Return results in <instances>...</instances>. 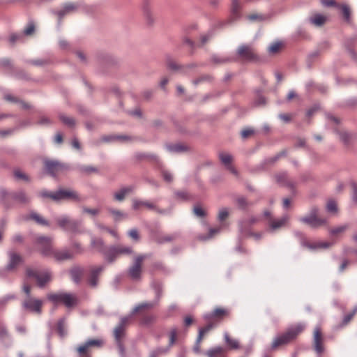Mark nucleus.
<instances>
[{"instance_id":"nucleus-21","label":"nucleus","mask_w":357,"mask_h":357,"mask_svg":"<svg viewBox=\"0 0 357 357\" xmlns=\"http://www.w3.org/2000/svg\"><path fill=\"white\" fill-rule=\"evenodd\" d=\"M289 218L287 215H284L279 219L271 220L269 222L270 229L275 231L281 228L288 222Z\"/></svg>"},{"instance_id":"nucleus-40","label":"nucleus","mask_w":357,"mask_h":357,"mask_svg":"<svg viewBox=\"0 0 357 357\" xmlns=\"http://www.w3.org/2000/svg\"><path fill=\"white\" fill-rule=\"evenodd\" d=\"M89 351V347L87 344L85 343L83 345L79 346L77 349V351L80 356V357H89L88 352Z\"/></svg>"},{"instance_id":"nucleus-17","label":"nucleus","mask_w":357,"mask_h":357,"mask_svg":"<svg viewBox=\"0 0 357 357\" xmlns=\"http://www.w3.org/2000/svg\"><path fill=\"white\" fill-rule=\"evenodd\" d=\"M215 326L213 323H209L204 327L199 328V335L196 341V346L195 347V350L198 352L199 349V344L202 341L204 336L208 333L212 328Z\"/></svg>"},{"instance_id":"nucleus-10","label":"nucleus","mask_w":357,"mask_h":357,"mask_svg":"<svg viewBox=\"0 0 357 357\" xmlns=\"http://www.w3.org/2000/svg\"><path fill=\"white\" fill-rule=\"evenodd\" d=\"M313 347L315 352L321 356L324 352V337L321 328L319 326L315 327L313 333Z\"/></svg>"},{"instance_id":"nucleus-19","label":"nucleus","mask_w":357,"mask_h":357,"mask_svg":"<svg viewBox=\"0 0 357 357\" xmlns=\"http://www.w3.org/2000/svg\"><path fill=\"white\" fill-rule=\"evenodd\" d=\"M21 261L22 259L17 254L10 252L9 253V262L6 266V271H13Z\"/></svg>"},{"instance_id":"nucleus-36","label":"nucleus","mask_w":357,"mask_h":357,"mask_svg":"<svg viewBox=\"0 0 357 357\" xmlns=\"http://www.w3.org/2000/svg\"><path fill=\"white\" fill-rule=\"evenodd\" d=\"M225 339L227 345L232 349H237L239 348L238 342L236 340L232 339L227 333L225 334Z\"/></svg>"},{"instance_id":"nucleus-6","label":"nucleus","mask_w":357,"mask_h":357,"mask_svg":"<svg viewBox=\"0 0 357 357\" xmlns=\"http://www.w3.org/2000/svg\"><path fill=\"white\" fill-rule=\"evenodd\" d=\"M132 253V249L131 247L119 245L109 247L107 251L104 252V256L107 261L112 263L121 255H128Z\"/></svg>"},{"instance_id":"nucleus-37","label":"nucleus","mask_w":357,"mask_h":357,"mask_svg":"<svg viewBox=\"0 0 357 357\" xmlns=\"http://www.w3.org/2000/svg\"><path fill=\"white\" fill-rule=\"evenodd\" d=\"M79 172L84 174H90L91 173L97 172V168L92 166L80 165L77 167Z\"/></svg>"},{"instance_id":"nucleus-1","label":"nucleus","mask_w":357,"mask_h":357,"mask_svg":"<svg viewBox=\"0 0 357 357\" xmlns=\"http://www.w3.org/2000/svg\"><path fill=\"white\" fill-rule=\"evenodd\" d=\"M155 321L153 314H130L121 319L119 324L114 330L115 340L121 352L123 351L122 344L123 338L126 334V329L128 324L134 321H138L142 326H148Z\"/></svg>"},{"instance_id":"nucleus-54","label":"nucleus","mask_w":357,"mask_h":357,"mask_svg":"<svg viewBox=\"0 0 357 357\" xmlns=\"http://www.w3.org/2000/svg\"><path fill=\"white\" fill-rule=\"evenodd\" d=\"M341 9H342V15H343L344 17L347 20H349V17H350V9H349V6L347 5L344 4L341 6Z\"/></svg>"},{"instance_id":"nucleus-14","label":"nucleus","mask_w":357,"mask_h":357,"mask_svg":"<svg viewBox=\"0 0 357 357\" xmlns=\"http://www.w3.org/2000/svg\"><path fill=\"white\" fill-rule=\"evenodd\" d=\"M219 158L227 169L230 171L233 174L236 176L238 175L237 170L231 165L233 158L231 154L224 152L220 153H219Z\"/></svg>"},{"instance_id":"nucleus-55","label":"nucleus","mask_w":357,"mask_h":357,"mask_svg":"<svg viewBox=\"0 0 357 357\" xmlns=\"http://www.w3.org/2000/svg\"><path fill=\"white\" fill-rule=\"evenodd\" d=\"M83 212L89 213L91 215L96 216L99 213L100 211L97 208H89L86 207H84Z\"/></svg>"},{"instance_id":"nucleus-12","label":"nucleus","mask_w":357,"mask_h":357,"mask_svg":"<svg viewBox=\"0 0 357 357\" xmlns=\"http://www.w3.org/2000/svg\"><path fill=\"white\" fill-rule=\"evenodd\" d=\"M43 301L31 296H27L23 301V307L27 311L40 312L43 305Z\"/></svg>"},{"instance_id":"nucleus-44","label":"nucleus","mask_w":357,"mask_h":357,"mask_svg":"<svg viewBox=\"0 0 357 357\" xmlns=\"http://www.w3.org/2000/svg\"><path fill=\"white\" fill-rule=\"evenodd\" d=\"M327 211L335 213L337 211V204L334 200H329L326 204Z\"/></svg>"},{"instance_id":"nucleus-34","label":"nucleus","mask_w":357,"mask_h":357,"mask_svg":"<svg viewBox=\"0 0 357 357\" xmlns=\"http://www.w3.org/2000/svg\"><path fill=\"white\" fill-rule=\"evenodd\" d=\"M220 231V228H211L209 229V233L207 236L200 235L198 238L201 241H207L212 238L215 234H219Z\"/></svg>"},{"instance_id":"nucleus-39","label":"nucleus","mask_w":357,"mask_h":357,"mask_svg":"<svg viewBox=\"0 0 357 357\" xmlns=\"http://www.w3.org/2000/svg\"><path fill=\"white\" fill-rule=\"evenodd\" d=\"M59 119L64 124L69 127H73L75 124L74 119L70 116H67L64 114H60Z\"/></svg>"},{"instance_id":"nucleus-38","label":"nucleus","mask_w":357,"mask_h":357,"mask_svg":"<svg viewBox=\"0 0 357 357\" xmlns=\"http://www.w3.org/2000/svg\"><path fill=\"white\" fill-rule=\"evenodd\" d=\"M109 213L113 216L115 221H119L126 216V215L121 211L109 208L107 209Z\"/></svg>"},{"instance_id":"nucleus-15","label":"nucleus","mask_w":357,"mask_h":357,"mask_svg":"<svg viewBox=\"0 0 357 357\" xmlns=\"http://www.w3.org/2000/svg\"><path fill=\"white\" fill-rule=\"evenodd\" d=\"M237 53L241 59L247 61H252L255 57L253 50L250 46L245 45L240 46Z\"/></svg>"},{"instance_id":"nucleus-2","label":"nucleus","mask_w":357,"mask_h":357,"mask_svg":"<svg viewBox=\"0 0 357 357\" xmlns=\"http://www.w3.org/2000/svg\"><path fill=\"white\" fill-rule=\"evenodd\" d=\"M36 241L40 252L43 256L51 257L59 262L74 258L73 252L68 248L54 250L52 245V238L50 236H39L36 238Z\"/></svg>"},{"instance_id":"nucleus-51","label":"nucleus","mask_w":357,"mask_h":357,"mask_svg":"<svg viewBox=\"0 0 357 357\" xmlns=\"http://www.w3.org/2000/svg\"><path fill=\"white\" fill-rule=\"evenodd\" d=\"M11 63L10 61L8 59H3L1 61V70L3 68L4 69L5 73H10V70L11 69Z\"/></svg>"},{"instance_id":"nucleus-46","label":"nucleus","mask_w":357,"mask_h":357,"mask_svg":"<svg viewBox=\"0 0 357 357\" xmlns=\"http://www.w3.org/2000/svg\"><path fill=\"white\" fill-rule=\"evenodd\" d=\"M86 343L89 348L91 347H100L103 344V341L102 340L95 339L89 340Z\"/></svg>"},{"instance_id":"nucleus-35","label":"nucleus","mask_w":357,"mask_h":357,"mask_svg":"<svg viewBox=\"0 0 357 357\" xmlns=\"http://www.w3.org/2000/svg\"><path fill=\"white\" fill-rule=\"evenodd\" d=\"M15 178L17 181H24L28 182L29 181V176L19 169H16L13 172Z\"/></svg>"},{"instance_id":"nucleus-59","label":"nucleus","mask_w":357,"mask_h":357,"mask_svg":"<svg viewBox=\"0 0 357 357\" xmlns=\"http://www.w3.org/2000/svg\"><path fill=\"white\" fill-rule=\"evenodd\" d=\"M40 195L44 198H50L53 200L54 192H49L47 190H43L40 192Z\"/></svg>"},{"instance_id":"nucleus-16","label":"nucleus","mask_w":357,"mask_h":357,"mask_svg":"<svg viewBox=\"0 0 357 357\" xmlns=\"http://www.w3.org/2000/svg\"><path fill=\"white\" fill-rule=\"evenodd\" d=\"M104 266H100L94 267L91 270L90 277L89 279V283L91 287H96L98 284V277L100 273L103 271Z\"/></svg>"},{"instance_id":"nucleus-62","label":"nucleus","mask_w":357,"mask_h":357,"mask_svg":"<svg viewBox=\"0 0 357 357\" xmlns=\"http://www.w3.org/2000/svg\"><path fill=\"white\" fill-rule=\"evenodd\" d=\"M287 154V151L284 150L282 151H281L280 153H278V155H276L275 156L270 158V162H275V161H277L280 157L282 156H284Z\"/></svg>"},{"instance_id":"nucleus-63","label":"nucleus","mask_w":357,"mask_h":357,"mask_svg":"<svg viewBox=\"0 0 357 357\" xmlns=\"http://www.w3.org/2000/svg\"><path fill=\"white\" fill-rule=\"evenodd\" d=\"M193 321H194L193 318L191 316L185 317L183 320L185 326L188 327V326H191L193 323Z\"/></svg>"},{"instance_id":"nucleus-8","label":"nucleus","mask_w":357,"mask_h":357,"mask_svg":"<svg viewBox=\"0 0 357 357\" xmlns=\"http://www.w3.org/2000/svg\"><path fill=\"white\" fill-rule=\"evenodd\" d=\"M53 200L59 202L61 200H71L75 202H80L81 197L79 194L71 189H59L54 192Z\"/></svg>"},{"instance_id":"nucleus-30","label":"nucleus","mask_w":357,"mask_h":357,"mask_svg":"<svg viewBox=\"0 0 357 357\" xmlns=\"http://www.w3.org/2000/svg\"><path fill=\"white\" fill-rule=\"evenodd\" d=\"M30 218L33 220L38 225L49 226V222L35 212L31 213Z\"/></svg>"},{"instance_id":"nucleus-42","label":"nucleus","mask_w":357,"mask_h":357,"mask_svg":"<svg viewBox=\"0 0 357 357\" xmlns=\"http://www.w3.org/2000/svg\"><path fill=\"white\" fill-rule=\"evenodd\" d=\"M66 324L63 320H60L56 326L57 332L60 336L63 337L66 334Z\"/></svg>"},{"instance_id":"nucleus-60","label":"nucleus","mask_w":357,"mask_h":357,"mask_svg":"<svg viewBox=\"0 0 357 357\" xmlns=\"http://www.w3.org/2000/svg\"><path fill=\"white\" fill-rule=\"evenodd\" d=\"M248 20L250 21H255V20H263L264 19V16L258 14H252L250 15L248 17Z\"/></svg>"},{"instance_id":"nucleus-11","label":"nucleus","mask_w":357,"mask_h":357,"mask_svg":"<svg viewBox=\"0 0 357 357\" xmlns=\"http://www.w3.org/2000/svg\"><path fill=\"white\" fill-rule=\"evenodd\" d=\"M132 207L135 211L140 210L142 207H146L149 209L155 211L158 213L160 214H167L169 213L166 210L158 208L156 206L151 202L140 200L138 199H133L132 200Z\"/></svg>"},{"instance_id":"nucleus-31","label":"nucleus","mask_w":357,"mask_h":357,"mask_svg":"<svg viewBox=\"0 0 357 357\" xmlns=\"http://www.w3.org/2000/svg\"><path fill=\"white\" fill-rule=\"evenodd\" d=\"M76 8V6L71 3H66L62 10L58 12V15L59 18L63 17L66 14L69 13L73 11Z\"/></svg>"},{"instance_id":"nucleus-56","label":"nucleus","mask_w":357,"mask_h":357,"mask_svg":"<svg viewBox=\"0 0 357 357\" xmlns=\"http://www.w3.org/2000/svg\"><path fill=\"white\" fill-rule=\"evenodd\" d=\"M128 234L131 238H132L135 241H137L139 239V234L137 229H130L128 231Z\"/></svg>"},{"instance_id":"nucleus-41","label":"nucleus","mask_w":357,"mask_h":357,"mask_svg":"<svg viewBox=\"0 0 357 357\" xmlns=\"http://www.w3.org/2000/svg\"><path fill=\"white\" fill-rule=\"evenodd\" d=\"M15 197L20 203H27L30 201V198L22 191L17 192Z\"/></svg>"},{"instance_id":"nucleus-9","label":"nucleus","mask_w":357,"mask_h":357,"mask_svg":"<svg viewBox=\"0 0 357 357\" xmlns=\"http://www.w3.org/2000/svg\"><path fill=\"white\" fill-rule=\"evenodd\" d=\"M318 208L317 207H312L310 211V213L304 217L299 218V221L308 225L312 227H317L325 224L326 220L317 218Z\"/></svg>"},{"instance_id":"nucleus-26","label":"nucleus","mask_w":357,"mask_h":357,"mask_svg":"<svg viewBox=\"0 0 357 357\" xmlns=\"http://www.w3.org/2000/svg\"><path fill=\"white\" fill-rule=\"evenodd\" d=\"M83 268L81 267H74L70 270V275L72 278V280L75 282L78 283L79 282L81 278L83 275Z\"/></svg>"},{"instance_id":"nucleus-27","label":"nucleus","mask_w":357,"mask_h":357,"mask_svg":"<svg viewBox=\"0 0 357 357\" xmlns=\"http://www.w3.org/2000/svg\"><path fill=\"white\" fill-rule=\"evenodd\" d=\"M64 293H55L49 294L47 299L51 301L54 305H59L62 303Z\"/></svg>"},{"instance_id":"nucleus-22","label":"nucleus","mask_w":357,"mask_h":357,"mask_svg":"<svg viewBox=\"0 0 357 357\" xmlns=\"http://www.w3.org/2000/svg\"><path fill=\"white\" fill-rule=\"evenodd\" d=\"M309 22L315 26H321L326 21V17L320 13H315L308 18Z\"/></svg>"},{"instance_id":"nucleus-28","label":"nucleus","mask_w":357,"mask_h":357,"mask_svg":"<svg viewBox=\"0 0 357 357\" xmlns=\"http://www.w3.org/2000/svg\"><path fill=\"white\" fill-rule=\"evenodd\" d=\"M208 357H226L225 350L221 347H216L207 351Z\"/></svg>"},{"instance_id":"nucleus-43","label":"nucleus","mask_w":357,"mask_h":357,"mask_svg":"<svg viewBox=\"0 0 357 357\" xmlns=\"http://www.w3.org/2000/svg\"><path fill=\"white\" fill-rule=\"evenodd\" d=\"M143 11L144 16L151 23L153 22V18L152 17V13L150 7L148 6V4H145L143 6Z\"/></svg>"},{"instance_id":"nucleus-64","label":"nucleus","mask_w":357,"mask_h":357,"mask_svg":"<svg viewBox=\"0 0 357 357\" xmlns=\"http://www.w3.org/2000/svg\"><path fill=\"white\" fill-rule=\"evenodd\" d=\"M254 132L252 129H245L241 131V136L243 138H246Z\"/></svg>"},{"instance_id":"nucleus-45","label":"nucleus","mask_w":357,"mask_h":357,"mask_svg":"<svg viewBox=\"0 0 357 357\" xmlns=\"http://www.w3.org/2000/svg\"><path fill=\"white\" fill-rule=\"evenodd\" d=\"M229 215V210L227 208H222L220 209L218 218L220 221L225 220Z\"/></svg>"},{"instance_id":"nucleus-20","label":"nucleus","mask_w":357,"mask_h":357,"mask_svg":"<svg viewBox=\"0 0 357 357\" xmlns=\"http://www.w3.org/2000/svg\"><path fill=\"white\" fill-rule=\"evenodd\" d=\"M134 190L135 187L133 185L123 187L114 194V199L118 202H122L126 196L132 193Z\"/></svg>"},{"instance_id":"nucleus-57","label":"nucleus","mask_w":357,"mask_h":357,"mask_svg":"<svg viewBox=\"0 0 357 357\" xmlns=\"http://www.w3.org/2000/svg\"><path fill=\"white\" fill-rule=\"evenodd\" d=\"M347 229V226L346 225H341V226H339L336 228H334L333 229L331 230V234H339V233H342L343 231H345V229Z\"/></svg>"},{"instance_id":"nucleus-49","label":"nucleus","mask_w":357,"mask_h":357,"mask_svg":"<svg viewBox=\"0 0 357 357\" xmlns=\"http://www.w3.org/2000/svg\"><path fill=\"white\" fill-rule=\"evenodd\" d=\"M211 79V77L209 75H202L200 76L199 78L197 79H195L192 81V84L195 85V86H197L200 83H203V82H208Z\"/></svg>"},{"instance_id":"nucleus-18","label":"nucleus","mask_w":357,"mask_h":357,"mask_svg":"<svg viewBox=\"0 0 357 357\" xmlns=\"http://www.w3.org/2000/svg\"><path fill=\"white\" fill-rule=\"evenodd\" d=\"M156 301H144L142 302L132 309V312H140L141 311H149L154 309L156 305Z\"/></svg>"},{"instance_id":"nucleus-32","label":"nucleus","mask_w":357,"mask_h":357,"mask_svg":"<svg viewBox=\"0 0 357 357\" xmlns=\"http://www.w3.org/2000/svg\"><path fill=\"white\" fill-rule=\"evenodd\" d=\"M303 245L307 247L310 249L315 250L319 248H327L331 246V243L326 242H319L313 244L303 243Z\"/></svg>"},{"instance_id":"nucleus-33","label":"nucleus","mask_w":357,"mask_h":357,"mask_svg":"<svg viewBox=\"0 0 357 357\" xmlns=\"http://www.w3.org/2000/svg\"><path fill=\"white\" fill-rule=\"evenodd\" d=\"M167 149L169 152L172 153H181L186 150V148L185 146L176 144H169L167 146Z\"/></svg>"},{"instance_id":"nucleus-50","label":"nucleus","mask_w":357,"mask_h":357,"mask_svg":"<svg viewBox=\"0 0 357 357\" xmlns=\"http://www.w3.org/2000/svg\"><path fill=\"white\" fill-rule=\"evenodd\" d=\"M193 213L196 216L199 218H203L206 215V212L199 206H196L193 208Z\"/></svg>"},{"instance_id":"nucleus-53","label":"nucleus","mask_w":357,"mask_h":357,"mask_svg":"<svg viewBox=\"0 0 357 357\" xmlns=\"http://www.w3.org/2000/svg\"><path fill=\"white\" fill-rule=\"evenodd\" d=\"M35 31V26L33 22L28 24L27 26L24 29V34L26 36L31 35Z\"/></svg>"},{"instance_id":"nucleus-29","label":"nucleus","mask_w":357,"mask_h":357,"mask_svg":"<svg viewBox=\"0 0 357 357\" xmlns=\"http://www.w3.org/2000/svg\"><path fill=\"white\" fill-rule=\"evenodd\" d=\"M276 181L281 185H287L293 187V183L287 180V174L286 172H281L275 176Z\"/></svg>"},{"instance_id":"nucleus-3","label":"nucleus","mask_w":357,"mask_h":357,"mask_svg":"<svg viewBox=\"0 0 357 357\" xmlns=\"http://www.w3.org/2000/svg\"><path fill=\"white\" fill-rule=\"evenodd\" d=\"M305 328V326L298 324L291 326L287 331L274 338L271 344V349L276 350L279 347L285 346L294 340Z\"/></svg>"},{"instance_id":"nucleus-5","label":"nucleus","mask_w":357,"mask_h":357,"mask_svg":"<svg viewBox=\"0 0 357 357\" xmlns=\"http://www.w3.org/2000/svg\"><path fill=\"white\" fill-rule=\"evenodd\" d=\"M26 274L29 278H35L38 286L40 288L44 287L47 283H49L52 278L51 271L47 269L38 271L28 268L26 270Z\"/></svg>"},{"instance_id":"nucleus-58","label":"nucleus","mask_w":357,"mask_h":357,"mask_svg":"<svg viewBox=\"0 0 357 357\" xmlns=\"http://www.w3.org/2000/svg\"><path fill=\"white\" fill-rule=\"evenodd\" d=\"M162 176L164 180L168 183L172 182L173 180L172 174L168 171H162Z\"/></svg>"},{"instance_id":"nucleus-48","label":"nucleus","mask_w":357,"mask_h":357,"mask_svg":"<svg viewBox=\"0 0 357 357\" xmlns=\"http://www.w3.org/2000/svg\"><path fill=\"white\" fill-rule=\"evenodd\" d=\"M337 135L342 142L344 144L349 143L351 139V135L347 132H337Z\"/></svg>"},{"instance_id":"nucleus-61","label":"nucleus","mask_w":357,"mask_h":357,"mask_svg":"<svg viewBox=\"0 0 357 357\" xmlns=\"http://www.w3.org/2000/svg\"><path fill=\"white\" fill-rule=\"evenodd\" d=\"M236 202L238 207L241 208H243L247 206V202L244 197L238 198Z\"/></svg>"},{"instance_id":"nucleus-23","label":"nucleus","mask_w":357,"mask_h":357,"mask_svg":"<svg viewBox=\"0 0 357 357\" xmlns=\"http://www.w3.org/2000/svg\"><path fill=\"white\" fill-rule=\"evenodd\" d=\"M241 4L238 0H232L231 8V20L234 21L238 19L241 16Z\"/></svg>"},{"instance_id":"nucleus-25","label":"nucleus","mask_w":357,"mask_h":357,"mask_svg":"<svg viewBox=\"0 0 357 357\" xmlns=\"http://www.w3.org/2000/svg\"><path fill=\"white\" fill-rule=\"evenodd\" d=\"M77 303V297L71 294L64 293L62 303L66 307H72Z\"/></svg>"},{"instance_id":"nucleus-52","label":"nucleus","mask_w":357,"mask_h":357,"mask_svg":"<svg viewBox=\"0 0 357 357\" xmlns=\"http://www.w3.org/2000/svg\"><path fill=\"white\" fill-rule=\"evenodd\" d=\"M281 45H282V43L280 42H276V43H272L268 47V52L270 53L275 54L280 50Z\"/></svg>"},{"instance_id":"nucleus-13","label":"nucleus","mask_w":357,"mask_h":357,"mask_svg":"<svg viewBox=\"0 0 357 357\" xmlns=\"http://www.w3.org/2000/svg\"><path fill=\"white\" fill-rule=\"evenodd\" d=\"M144 255L135 258L134 264L129 268L128 273L132 280H139L142 273V264L144 259Z\"/></svg>"},{"instance_id":"nucleus-47","label":"nucleus","mask_w":357,"mask_h":357,"mask_svg":"<svg viewBox=\"0 0 357 357\" xmlns=\"http://www.w3.org/2000/svg\"><path fill=\"white\" fill-rule=\"evenodd\" d=\"M178 331L176 328H172L169 331V346L173 345L177 339Z\"/></svg>"},{"instance_id":"nucleus-4","label":"nucleus","mask_w":357,"mask_h":357,"mask_svg":"<svg viewBox=\"0 0 357 357\" xmlns=\"http://www.w3.org/2000/svg\"><path fill=\"white\" fill-rule=\"evenodd\" d=\"M58 225L66 231H70L73 234H82L85 232L79 229L81 222L72 220L68 215H61L55 218Z\"/></svg>"},{"instance_id":"nucleus-24","label":"nucleus","mask_w":357,"mask_h":357,"mask_svg":"<svg viewBox=\"0 0 357 357\" xmlns=\"http://www.w3.org/2000/svg\"><path fill=\"white\" fill-rule=\"evenodd\" d=\"M91 247L97 249L98 252L104 255V252H105L107 250H105V245L102 239L96 238L92 235H91Z\"/></svg>"},{"instance_id":"nucleus-7","label":"nucleus","mask_w":357,"mask_h":357,"mask_svg":"<svg viewBox=\"0 0 357 357\" xmlns=\"http://www.w3.org/2000/svg\"><path fill=\"white\" fill-rule=\"evenodd\" d=\"M45 169L47 174L52 177H56L59 174L68 170V166L57 160H45Z\"/></svg>"}]
</instances>
